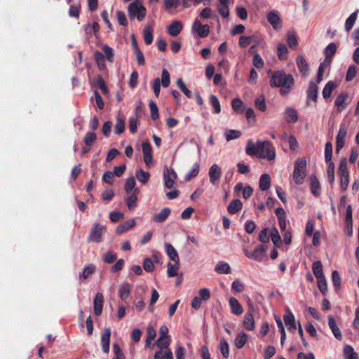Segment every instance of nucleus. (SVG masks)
<instances>
[{
  "label": "nucleus",
  "instance_id": "nucleus-5",
  "mask_svg": "<svg viewBox=\"0 0 359 359\" xmlns=\"http://www.w3.org/2000/svg\"><path fill=\"white\" fill-rule=\"evenodd\" d=\"M106 232V227L99 223H94L88 236V243H100Z\"/></svg>",
  "mask_w": 359,
  "mask_h": 359
},
{
  "label": "nucleus",
  "instance_id": "nucleus-12",
  "mask_svg": "<svg viewBox=\"0 0 359 359\" xmlns=\"http://www.w3.org/2000/svg\"><path fill=\"white\" fill-rule=\"evenodd\" d=\"M266 18L274 29L278 30L282 27L281 19L275 11L269 12Z\"/></svg>",
  "mask_w": 359,
  "mask_h": 359
},
{
  "label": "nucleus",
  "instance_id": "nucleus-10",
  "mask_svg": "<svg viewBox=\"0 0 359 359\" xmlns=\"http://www.w3.org/2000/svg\"><path fill=\"white\" fill-rule=\"evenodd\" d=\"M111 330L109 327H105L101 334V345L102 351L108 353L110 349Z\"/></svg>",
  "mask_w": 359,
  "mask_h": 359
},
{
  "label": "nucleus",
  "instance_id": "nucleus-40",
  "mask_svg": "<svg viewBox=\"0 0 359 359\" xmlns=\"http://www.w3.org/2000/svg\"><path fill=\"white\" fill-rule=\"evenodd\" d=\"M179 265L180 262H175L174 264H172L170 262L168 263L167 275L169 278L175 277L178 276Z\"/></svg>",
  "mask_w": 359,
  "mask_h": 359
},
{
  "label": "nucleus",
  "instance_id": "nucleus-56",
  "mask_svg": "<svg viewBox=\"0 0 359 359\" xmlns=\"http://www.w3.org/2000/svg\"><path fill=\"white\" fill-rule=\"evenodd\" d=\"M136 184L135 179L134 177H130L127 179L126 184L124 185V189L127 194L131 193L132 190L135 189V186Z\"/></svg>",
  "mask_w": 359,
  "mask_h": 359
},
{
  "label": "nucleus",
  "instance_id": "nucleus-49",
  "mask_svg": "<svg viewBox=\"0 0 359 359\" xmlns=\"http://www.w3.org/2000/svg\"><path fill=\"white\" fill-rule=\"evenodd\" d=\"M95 271V266L94 264H90L83 269L81 274L80 275V278H83V279H87L90 275L94 273Z\"/></svg>",
  "mask_w": 359,
  "mask_h": 359
},
{
  "label": "nucleus",
  "instance_id": "nucleus-30",
  "mask_svg": "<svg viewBox=\"0 0 359 359\" xmlns=\"http://www.w3.org/2000/svg\"><path fill=\"white\" fill-rule=\"evenodd\" d=\"M215 271L219 274H229L231 273V267L227 262L220 261L216 264Z\"/></svg>",
  "mask_w": 359,
  "mask_h": 359
},
{
  "label": "nucleus",
  "instance_id": "nucleus-21",
  "mask_svg": "<svg viewBox=\"0 0 359 359\" xmlns=\"http://www.w3.org/2000/svg\"><path fill=\"white\" fill-rule=\"evenodd\" d=\"M165 251L172 261L176 263L180 262L178 253L175 248L170 243H165Z\"/></svg>",
  "mask_w": 359,
  "mask_h": 359
},
{
  "label": "nucleus",
  "instance_id": "nucleus-2",
  "mask_svg": "<svg viewBox=\"0 0 359 359\" xmlns=\"http://www.w3.org/2000/svg\"><path fill=\"white\" fill-rule=\"evenodd\" d=\"M245 152L250 156H257L261 158L273 160L276 157L274 147L269 141H257L256 144L250 140L247 142Z\"/></svg>",
  "mask_w": 359,
  "mask_h": 359
},
{
  "label": "nucleus",
  "instance_id": "nucleus-23",
  "mask_svg": "<svg viewBox=\"0 0 359 359\" xmlns=\"http://www.w3.org/2000/svg\"><path fill=\"white\" fill-rule=\"evenodd\" d=\"M307 99L316 102L318 98V86L313 81H310L306 90Z\"/></svg>",
  "mask_w": 359,
  "mask_h": 359
},
{
  "label": "nucleus",
  "instance_id": "nucleus-61",
  "mask_svg": "<svg viewBox=\"0 0 359 359\" xmlns=\"http://www.w3.org/2000/svg\"><path fill=\"white\" fill-rule=\"evenodd\" d=\"M117 258V255L116 253L112 251H108L105 252L102 256V259L104 262L107 264H111L116 261Z\"/></svg>",
  "mask_w": 359,
  "mask_h": 359
},
{
  "label": "nucleus",
  "instance_id": "nucleus-1",
  "mask_svg": "<svg viewBox=\"0 0 359 359\" xmlns=\"http://www.w3.org/2000/svg\"><path fill=\"white\" fill-rule=\"evenodd\" d=\"M269 85L271 88H280V94L283 96L288 95L294 86L293 76L283 70L273 71L269 69Z\"/></svg>",
  "mask_w": 359,
  "mask_h": 359
},
{
  "label": "nucleus",
  "instance_id": "nucleus-31",
  "mask_svg": "<svg viewBox=\"0 0 359 359\" xmlns=\"http://www.w3.org/2000/svg\"><path fill=\"white\" fill-rule=\"evenodd\" d=\"M337 87L336 83L332 81H328L323 90V96L324 99L327 100L330 97L332 91Z\"/></svg>",
  "mask_w": 359,
  "mask_h": 359
},
{
  "label": "nucleus",
  "instance_id": "nucleus-42",
  "mask_svg": "<svg viewBox=\"0 0 359 359\" xmlns=\"http://www.w3.org/2000/svg\"><path fill=\"white\" fill-rule=\"evenodd\" d=\"M135 176L138 181L142 184H145L148 182L150 175L148 172H145L142 169H138L136 170Z\"/></svg>",
  "mask_w": 359,
  "mask_h": 359
},
{
  "label": "nucleus",
  "instance_id": "nucleus-45",
  "mask_svg": "<svg viewBox=\"0 0 359 359\" xmlns=\"http://www.w3.org/2000/svg\"><path fill=\"white\" fill-rule=\"evenodd\" d=\"M287 42L290 48H295L297 45V39L294 32H288L287 34Z\"/></svg>",
  "mask_w": 359,
  "mask_h": 359
},
{
  "label": "nucleus",
  "instance_id": "nucleus-14",
  "mask_svg": "<svg viewBox=\"0 0 359 359\" xmlns=\"http://www.w3.org/2000/svg\"><path fill=\"white\" fill-rule=\"evenodd\" d=\"M104 296L102 293H97L93 301L94 313L100 316L102 311Z\"/></svg>",
  "mask_w": 359,
  "mask_h": 359
},
{
  "label": "nucleus",
  "instance_id": "nucleus-27",
  "mask_svg": "<svg viewBox=\"0 0 359 359\" xmlns=\"http://www.w3.org/2000/svg\"><path fill=\"white\" fill-rule=\"evenodd\" d=\"M136 223L134 219H130L127 220L126 222L120 224L116 228L117 234H122L124 232L127 231L130 229L134 227Z\"/></svg>",
  "mask_w": 359,
  "mask_h": 359
},
{
  "label": "nucleus",
  "instance_id": "nucleus-18",
  "mask_svg": "<svg viewBox=\"0 0 359 359\" xmlns=\"http://www.w3.org/2000/svg\"><path fill=\"white\" fill-rule=\"evenodd\" d=\"M337 50V46L334 43H329L325 48L324 54L325 56V62H327V65H330L332 56L335 54Z\"/></svg>",
  "mask_w": 359,
  "mask_h": 359
},
{
  "label": "nucleus",
  "instance_id": "nucleus-34",
  "mask_svg": "<svg viewBox=\"0 0 359 359\" xmlns=\"http://www.w3.org/2000/svg\"><path fill=\"white\" fill-rule=\"evenodd\" d=\"M143 38L147 45L151 44L153 41V28L149 26H145L143 29Z\"/></svg>",
  "mask_w": 359,
  "mask_h": 359
},
{
  "label": "nucleus",
  "instance_id": "nucleus-8",
  "mask_svg": "<svg viewBox=\"0 0 359 359\" xmlns=\"http://www.w3.org/2000/svg\"><path fill=\"white\" fill-rule=\"evenodd\" d=\"M160 336L157 339L156 344L160 348H167L169 345L170 339L168 328L165 325H162L159 330Z\"/></svg>",
  "mask_w": 359,
  "mask_h": 359
},
{
  "label": "nucleus",
  "instance_id": "nucleus-64",
  "mask_svg": "<svg viewBox=\"0 0 359 359\" xmlns=\"http://www.w3.org/2000/svg\"><path fill=\"white\" fill-rule=\"evenodd\" d=\"M252 64L257 69H260L264 67V62L259 54L255 53L252 58Z\"/></svg>",
  "mask_w": 359,
  "mask_h": 359
},
{
  "label": "nucleus",
  "instance_id": "nucleus-59",
  "mask_svg": "<svg viewBox=\"0 0 359 359\" xmlns=\"http://www.w3.org/2000/svg\"><path fill=\"white\" fill-rule=\"evenodd\" d=\"M96 137L97 135L94 132H88L84 137L83 142L86 146L91 147L95 141Z\"/></svg>",
  "mask_w": 359,
  "mask_h": 359
},
{
  "label": "nucleus",
  "instance_id": "nucleus-32",
  "mask_svg": "<svg viewBox=\"0 0 359 359\" xmlns=\"http://www.w3.org/2000/svg\"><path fill=\"white\" fill-rule=\"evenodd\" d=\"M271 185V177L269 174H262L259 179V186L262 191H266Z\"/></svg>",
  "mask_w": 359,
  "mask_h": 359
},
{
  "label": "nucleus",
  "instance_id": "nucleus-39",
  "mask_svg": "<svg viewBox=\"0 0 359 359\" xmlns=\"http://www.w3.org/2000/svg\"><path fill=\"white\" fill-rule=\"evenodd\" d=\"M358 11L351 13L345 22V29L348 32L353 27L358 15Z\"/></svg>",
  "mask_w": 359,
  "mask_h": 359
},
{
  "label": "nucleus",
  "instance_id": "nucleus-20",
  "mask_svg": "<svg viewBox=\"0 0 359 359\" xmlns=\"http://www.w3.org/2000/svg\"><path fill=\"white\" fill-rule=\"evenodd\" d=\"M229 305L233 314L239 316L243 313V309L238 299L235 297H230Z\"/></svg>",
  "mask_w": 359,
  "mask_h": 359
},
{
  "label": "nucleus",
  "instance_id": "nucleus-6",
  "mask_svg": "<svg viewBox=\"0 0 359 359\" xmlns=\"http://www.w3.org/2000/svg\"><path fill=\"white\" fill-rule=\"evenodd\" d=\"M347 131L348 127L346 123H341L339 126V131L336 137V153H339L344 147Z\"/></svg>",
  "mask_w": 359,
  "mask_h": 359
},
{
  "label": "nucleus",
  "instance_id": "nucleus-3",
  "mask_svg": "<svg viewBox=\"0 0 359 359\" xmlns=\"http://www.w3.org/2000/svg\"><path fill=\"white\" fill-rule=\"evenodd\" d=\"M306 161L304 158H298L294 162L293 180L297 184H303L306 177Z\"/></svg>",
  "mask_w": 359,
  "mask_h": 359
},
{
  "label": "nucleus",
  "instance_id": "nucleus-63",
  "mask_svg": "<svg viewBox=\"0 0 359 359\" xmlns=\"http://www.w3.org/2000/svg\"><path fill=\"white\" fill-rule=\"evenodd\" d=\"M219 346H220V351H221L222 355L224 358H228L229 355V344H228L227 341L224 339H222L220 341Z\"/></svg>",
  "mask_w": 359,
  "mask_h": 359
},
{
  "label": "nucleus",
  "instance_id": "nucleus-50",
  "mask_svg": "<svg viewBox=\"0 0 359 359\" xmlns=\"http://www.w3.org/2000/svg\"><path fill=\"white\" fill-rule=\"evenodd\" d=\"M95 82L97 86L102 91L104 94H107L109 93L107 86L104 82V79L101 75H97L95 79Z\"/></svg>",
  "mask_w": 359,
  "mask_h": 359
},
{
  "label": "nucleus",
  "instance_id": "nucleus-33",
  "mask_svg": "<svg viewBox=\"0 0 359 359\" xmlns=\"http://www.w3.org/2000/svg\"><path fill=\"white\" fill-rule=\"evenodd\" d=\"M297 65L299 70L302 74L306 75L309 72V65L302 55H298L297 57Z\"/></svg>",
  "mask_w": 359,
  "mask_h": 359
},
{
  "label": "nucleus",
  "instance_id": "nucleus-47",
  "mask_svg": "<svg viewBox=\"0 0 359 359\" xmlns=\"http://www.w3.org/2000/svg\"><path fill=\"white\" fill-rule=\"evenodd\" d=\"M94 57L97 66L100 69H104V68H106L104 56L103 53H102L100 51H95L94 54Z\"/></svg>",
  "mask_w": 359,
  "mask_h": 359
},
{
  "label": "nucleus",
  "instance_id": "nucleus-16",
  "mask_svg": "<svg viewBox=\"0 0 359 359\" xmlns=\"http://www.w3.org/2000/svg\"><path fill=\"white\" fill-rule=\"evenodd\" d=\"M348 97V94L346 92L340 93L336 98L334 104L337 107V111H342L348 103L346 102V99Z\"/></svg>",
  "mask_w": 359,
  "mask_h": 359
},
{
  "label": "nucleus",
  "instance_id": "nucleus-35",
  "mask_svg": "<svg viewBox=\"0 0 359 359\" xmlns=\"http://www.w3.org/2000/svg\"><path fill=\"white\" fill-rule=\"evenodd\" d=\"M343 352L345 359H359L358 353L351 345L344 346Z\"/></svg>",
  "mask_w": 359,
  "mask_h": 359
},
{
  "label": "nucleus",
  "instance_id": "nucleus-43",
  "mask_svg": "<svg viewBox=\"0 0 359 359\" xmlns=\"http://www.w3.org/2000/svg\"><path fill=\"white\" fill-rule=\"evenodd\" d=\"M200 170V165L198 163H194L191 170L185 175L184 180L186 181H190L191 179L196 177Z\"/></svg>",
  "mask_w": 359,
  "mask_h": 359
},
{
  "label": "nucleus",
  "instance_id": "nucleus-41",
  "mask_svg": "<svg viewBox=\"0 0 359 359\" xmlns=\"http://www.w3.org/2000/svg\"><path fill=\"white\" fill-rule=\"evenodd\" d=\"M248 339V336L243 332L238 333V336L235 339V346L237 348H242Z\"/></svg>",
  "mask_w": 359,
  "mask_h": 359
},
{
  "label": "nucleus",
  "instance_id": "nucleus-62",
  "mask_svg": "<svg viewBox=\"0 0 359 359\" xmlns=\"http://www.w3.org/2000/svg\"><path fill=\"white\" fill-rule=\"evenodd\" d=\"M278 49V57L280 60H285L287 58V48L284 43H279L277 47Z\"/></svg>",
  "mask_w": 359,
  "mask_h": 359
},
{
  "label": "nucleus",
  "instance_id": "nucleus-13",
  "mask_svg": "<svg viewBox=\"0 0 359 359\" xmlns=\"http://www.w3.org/2000/svg\"><path fill=\"white\" fill-rule=\"evenodd\" d=\"M283 320L290 332H293L296 330L295 318L290 310L287 311V313L283 316Z\"/></svg>",
  "mask_w": 359,
  "mask_h": 359
},
{
  "label": "nucleus",
  "instance_id": "nucleus-54",
  "mask_svg": "<svg viewBox=\"0 0 359 359\" xmlns=\"http://www.w3.org/2000/svg\"><path fill=\"white\" fill-rule=\"evenodd\" d=\"M210 102L211 103L212 108L214 109L215 113V114L220 113L221 106H220V103H219L218 98L215 95H211L210 96Z\"/></svg>",
  "mask_w": 359,
  "mask_h": 359
},
{
  "label": "nucleus",
  "instance_id": "nucleus-44",
  "mask_svg": "<svg viewBox=\"0 0 359 359\" xmlns=\"http://www.w3.org/2000/svg\"><path fill=\"white\" fill-rule=\"evenodd\" d=\"M345 224L347 228L351 229L352 232L353 227V219H352V207L351 205H348L346 208V216H345Z\"/></svg>",
  "mask_w": 359,
  "mask_h": 359
},
{
  "label": "nucleus",
  "instance_id": "nucleus-17",
  "mask_svg": "<svg viewBox=\"0 0 359 359\" xmlns=\"http://www.w3.org/2000/svg\"><path fill=\"white\" fill-rule=\"evenodd\" d=\"M140 193V189L136 188L134 191L127 197L126 203L130 210H133L137 205V194Z\"/></svg>",
  "mask_w": 359,
  "mask_h": 359
},
{
  "label": "nucleus",
  "instance_id": "nucleus-9",
  "mask_svg": "<svg viewBox=\"0 0 359 359\" xmlns=\"http://www.w3.org/2000/svg\"><path fill=\"white\" fill-rule=\"evenodd\" d=\"M192 30L197 33L199 37L205 38L209 34L210 27L208 25H202L201 22L196 19L193 24Z\"/></svg>",
  "mask_w": 359,
  "mask_h": 359
},
{
  "label": "nucleus",
  "instance_id": "nucleus-11",
  "mask_svg": "<svg viewBox=\"0 0 359 359\" xmlns=\"http://www.w3.org/2000/svg\"><path fill=\"white\" fill-rule=\"evenodd\" d=\"M210 181L213 185L218 184L222 175L221 168L217 165L213 164L208 172Z\"/></svg>",
  "mask_w": 359,
  "mask_h": 359
},
{
  "label": "nucleus",
  "instance_id": "nucleus-60",
  "mask_svg": "<svg viewBox=\"0 0 359 359\" xmlns=\"http://www.w3.org/2000/svg\"><path fill=\"white\" fill-rule=\"evenodd\" d=\"M241 135V133L237 130H229L225 133V138L227 141H230L234 139L239 138Z\"/></svg>",
  "mask_w": 359,
  "mask_h": 359
},
{
  "label": "nucleus",
  "instance_id": "nucleus-15",
  "mask_svg": "<svg viewBox=\"0 0 359 359\" xmlns=\"http://www.w3.org/2000/svg\"><path fill=\"white\" fill-rule=\"evenodd\" d=\"M182 23L179 20L172 21L168 27V32L172 36H177L182 32Z\"/></svg>",
  "mask_w": 359,
  "mask_h": 359
},
{
  "label": "nucleus",
  "instance_id": "nucleus-48",
  "mask_svg": "<svg viewBox=\"0 0 359 359\" xmlns=\"http://www.w3.org/2000/svg\"><path fill=\"white\" fill-rule=\"evenodd\" d=\"M327 164V173L329 182L332 184L334 182V164L333 162L326 163Z\"/></svg>",
  "mask_w": 359,
  "mask_h": 359
},
{
  "label": "nucleus",
  "instance_id": "nucleus-52",
  "mask_svg": "<svg viewBox=\"0 0 359 359\" xmlns=\"http://www.w3.org/2000/svg\"><path fill=\"white\" fill-rule=\"evenodd\" d=\"M102 50L104 54V57H106L109 62H113L114 55L113 48L105 44L102 46Z\"/></svg>",
  "mask_w": 359,
  "mask_h": 359
},
{
  "label": "nucleus",
  "instance_id": "nucleus-26",
  "mask_svg": "<svg viewBox=\"0 0 359 359\" xmlns=\"http://www.w3.org/2000/svg\"><path fill=\"white\" fill-rule=\"evenodd\" d=\"M243 327L248 330H254L255 320L252 313L250 311H248L245 314L243 319Z\"/></svg>",
  "mask_w": 359,
  "mask_h": 359
},
{
  "label": "nucleus",
  "instance_id": "nucleus-36",
  "mask_svg": "<svg viewBox=\"0 0 359 359\" xmlns=\"http://www.w3.org/2000/svg\"><path fill=\"white\" fill-rule=\"evenodd\" d=\"M130 285L128 283L121 284L118 289V296L122 300L126 299L130 295Z\"/></svg>",
  "mask_w": 359,
  "mask_h": 359
},
{
  "label": "nucleus",
  "instance_id": "nucleus-29",
  "mask_svg": "<svg viewBox=\"0 0 359 359\" xmlns=\"http://www.w3.org/2000/svg\"><path fill=\"white\" fill-rule=\"evenodd\" d=\"M311 191L316 197H318L320 194V182L314 175L311 176Z\"/></svg>",
  "mask_w": 359,
  "mask_h": 359
},
{
  "label": "nucleus",
  "instance_id": "nucleus-28",
  "mask_svg": "<svg viewBox=\"0 0 359 359\" xmlns=\"http://www.w3.org/2000/svg\"><path fill=\"white\" fill-rule=\"evenodd\" d=\"M242 207L243 203L239 199H233L229 203L227 207V211L229 214L233 215L241 210Z\"/></svg>",
  "mask_w": 359,
  "mask_h": 359
},
{
  "label": "nucleus",
  "instance_id": "nucleus-51",
  "mask_svg": "<svg viewBox=\"0 0 359 359\" xmlns=\"http://www.w3.org/2000/svg\"><path fill=\"white\" fill-rule=\"evenodd\" d=\"M255 104L257 109L264 111L266 108L264 96L261 95L257 97L255 100Z\"/></svg>",
  "mask_w": 359,
  "mask_h": 359
},
{
  "label": "nucleus",
  "instance_id": "nucleus-46",
  "mask_svg": "<svg viewBox=\"0 0 359 359\" xmlns=\"http://www.w3.org/2000/svg\"><path fill=\"white\" fill-rule=\"evenodd\" d=\"M332 158V144L330 142H327L325 147V163L333 162Z\"/></svg>",
  "mask_w": 359,
  "mask_h": 359
},
{
  "label": "nucleus",
  "instance_id": "nucleus-19",
  "mask_svg": "<svg viewBox=\"0 0 359 359\" xmlns=\"http://www.w3.org/2000/svg\"><path fill=\"white\" fill-rule=\"evenodd\" d=\"M328 325L332 330V334L334 336L338 339L341 340L342 339V335L341 333V330L337 326L336 321L334 318L330 315L328 316Z\"/></svg>",
  "mask_w": 359,
  "mask_h": 359
},
{
  "label": "nucleus",
  "instance_id": "nucleus-53",
  "mask_svg": "<svg viewBox=\"0 0 359 359\" xmlns=\"http://www.w3.org/2000/svg\"><path fill=\"white\" fill-rule=\"evenodd\" d=\"M271 238L275 246L279 247L281 244V239L276 228H273L271 231Z\"/></svg>",
  "mask_w": 359,
  "mask_h": 359
},
{
  "label": "nucleus",
  "instance_id": "nucleus-38",
  "mask_svg": "<svg viewBox=\"0 0 359 359\" xmlns=\"http://www.w3.org/2000/svg\"><path fill=\"white\" fill-rule=\"evenodd\" d=\"M125 131V121L122 116L118 115L116 118V123L115 125L114 133L120 135Z\"/></svg>",
  "mask_w": 359,
  "mask_h": 359
},
{
  "label": "nucleus",
  "instance_id": "nucleus-25",
  "mask_svg": "<svg viewBox=\"0 0 359 359\" xmlns=\"http://www.w3.org/2000/svg\"><path fill=\"white\" fill-rule=\"evenodd\" d=\"M266 250L267 247L264 245L257 247L252 252V254L250 255V259H252L256 261H262Z\"/></svg>",
  "mask_w": 359,
  "mask_h": 359
},
{
  "label": "nucleus",
  "instance_id": "nucleus-4",
  "mask_svg": "<svg viewBox=\"0 0 359 359\" xmlns=\"http://www.w3.org/2000/svg\"><path fill=\"white\" fill-rule=\"evenodd\" d=\"M128 11L130 18L136 17L139 21L143 20L146 16V8L139 0H135L130 3L128 6Z\"/></svg>",
  "mask_w": 359,
  "mask_h": 359
},
{
  "label": "nucleus",
  "instance_id": "nucleus-55",
  "mask_svg": "<svg viewBox=\"0 0 359 359\" xmlns=\"http://www.w3.org/2000/svg\"><path fill=\"white\" fill-rule=\"evenodd\" d=\"M177 84L179 88L184 93V94L189 98L192 97V93L189 90L184 84L182 79L180 78L177 80Z\"/></svg>",
  "mask_w": 359,
  "mask_h": 359
},
{
  "label": "nucleus",
  "instance_id": "nucleus-7",
  "mask_svg": "<svg viewBox=\"0 0 359 359\" xmlns=\"http://www.w3.org/2000/svg\"><path fill=\"white\" fill-rule=\"evenodd\" d=\"M177 175L174 169L168 168L165 166L163 169L164 185L167 189H172L174 187L175 182Z\"/></svg>",
  "mask_w": 359,
  "mask_h": 359
},
{
  "label": "nucleus",
  "instance_id": "nucleus-58",
  "mask_svg": "<svg viewBox=\"0 0 359 359\" xmlns=\"http://www.w3.org/2000/svg\"><path fill=\"white\" fill-rule=\"evenodd\" d=\"M254 36H241L239 38L238 44L241 47L245 48L255 40Z\"/></svg>",
  "mask_w": 359,
  "mask_h": 359
},
{
  "label": "nucleus",
  "instance_id": "nucleus-24",
  "mask_svg": "<svg viewBox=\"0 0 359 359\" xmlns=\"http://www.w3.org/2000/svg\"><path fill=\"white\" fill-rule=\"evenodd\" d=\"M285 119L287 123H296L298 115L296 109L292 107H286L285 109Z\"/></svg>",
  "mask_w": 359,
  "mask_h": 359
},
{
  "label": "nucleus",
  "instance_id": "nucleus-57",
  "mask_svg": "<svg viewBox=\"0 0 359 359\" xmlns=\"http://www.w3.org/2000/svg\"><path fill=\"white\" fill-rule=\"evenodd\" d=\"M161 83L164 88L168 87L170 83V74L166 69L162 70Z\"/></svg>",
  "mask_w": 359,
  "mask_h": 359
},
{
  "label": "nucleus",
  "instance_id": "nucleus-37",
  "mask_svg": "<svg viewBox=\"0 0 359 359\" xmlns=\"http://www.w3.org/2000/svg\"><path fill=\"white\" fill-rule=\"evenodd\" d=\"M312 271L317 279L324 278L322 264L320 261H315L312 265Z\"/></svg>",
  "mask_w": 359,
  "mask_h": 359
},
{
  "label": "nucleus",
  "instance_id": "nucleus-22",
  "mask_svg": "<svg viewBox=\"0 0 359 359\" xmlns=\"http://www.w3.org/2000/svg\"><path fill=\"white\" fill-rule=\"evenodd\" d=\"M171 210L169 208H164L158 214H156L153 217L152 220L154 222L162 223L165 222L168 216L170 215Z\"/></svg>",
  "mask_w": 359,
  "mask_h": 359
}]
</instances>
